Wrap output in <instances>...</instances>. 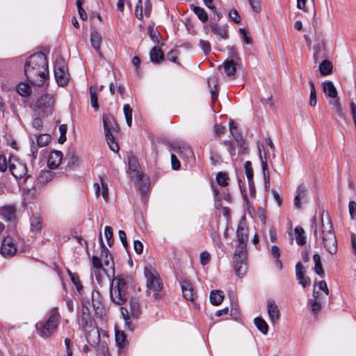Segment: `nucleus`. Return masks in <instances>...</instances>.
I'll return each instance as SVG.
<instances>
[{
  "label": "nucleus",
  "mask_w": 356,
  "mask_h": 356,
  "mask_svg": "<svg viewBox=\"0 0 356 356\" xmlns=\"http://www.w3.org/2000/svg\"><path fill=\"white\" fill-rule=\"evenodd\" d=\"M24 72L30 83L42 86L48 76V63L45 55L40 52L29 56L24 65Z\"/></svg>",
  "instance_id": "1"
},
{
  "label": "nucleus",
  "mask_w": 356,
  "mask_h": 356,
  "mask_svg": "<svg viewBox=\"0 0 356 356\" xmlns=\"http://www.w3.org/2000/svg\"><path fill=\"white\" fill-rule=\"evenodd\" d=\"M314 235L316 238L322 241L324 248L331 254H334L337 251V241L332 224L327 212L322 211L321 215V222L315 225Z\"/></svg>",
  "instance_id": "2"
},
{
  "label": "nucleus",
  "mask_w": 356,
  "mask_h": 356,
  "mask_svg": "<svg viewBox=\"0 0 356 356\" xmlns=\"http://www.w3.org/2000/svg\"><path fill=\"white\" fill-rule=\"evenodd\" d=\"M144 275L146 278V287L147 296H152L154 300L162 298L163 282L156 270L151 266L144 268Z\"/></svg>",
  "instance_id": "3"
},
{
  "label": "nucleus",
  "mask_w": 356,
  "mask_h": 356,
  "mask_svg": "<svg viewBox=\"0 0 356 356\" xmlns=\"http://www.w3.org/2000/svg\"><path fill=\"white\" fill-rule=\"evenodd\" d=\"M110 296L113 302L118 305H123L129 299L128 284L122 276H117L113 280Z\"/></svg>",
  "instance_id": "4"
},
{
  "label": "nucleus",
  "mask_w": 356,
  "mask_h": 356,
  "mask_svg": "<svg viewBox=\"0 0 356 356\" xmlns=\"http://www.w3.org/2000/svg\"><path fill=\"white\" fill-rule=\"evenodd\" d=\"M60 318L58 309L56 307L52 309L45 322H39L35 324L37 333L44 339L49 338L56 331Z\"/></svg>",
  "instance_id": "5"
},
{
  "label": "nucleus",
  "mask_w": 356,
  "mask_h": 356,
  "mask_svg": "<svg viewBox=\"0 0 356 356\" xmlns=\"http://www.w3.org/2000/svg\"><path fill=\"white\" fill-rule=\"evenodd\" d=\"M55 100L51 95L46 94L33 102L30 107L35 115L47 117L51 115L54 110Z\"/></svg>",
  "instance_id": "6"
},
{
  "label": "nucleus",
  "mask_w": 356,
  "mask_h": 356,
  "mask_svg": "<svg viewBox=\"0 0 356 356\" xmlns=\"http://www.w3.org/2000/svg\"><path fill=\"white\" fill-rule=\"evenodd\" d=\"M129 310L126 307H121L122 315L125 321V325L131 327V318L137 319L141 314V309L138 301L136 298H131L129 300Z\"/></svg>",
  "instance_id": "7"
},
{
  "label": "nucleus",
  "mask_w": 356,
  "mask_h": 356,
  "mask_svg": "<svg viewBox=\"0 0 356 356\" xmlns=\"http://www.w3.org/2000/svg\"><path fill=\"white\" fill-rule=\"evenodd\" d=\"M309 199V186L305 184H300L298 186L294 192L293 206L300 210L305 205Z\"/></svg>",
  "instance_id": "8"
},
{
  "label": "nucleus",
  "mask_w": 356,
  "mask_h": 356,
  "mask_svg": "<svg viewBox=\"0 0 356 356\" xmlns=\"http://www.w3.org/2000/svg\"><path fill=\"white\" fill-rule=\"evenodd\" d=\"M54 75L59 86H65L68 83L70 74L68 73L67 68L63 60H61L60 63L56 60L54 66Z\"/></svg>",
  "instance_id": "9"
},
{
  "label": "nucleus",
  "mask_w": 356,
  "mask_h": 356,
  "mask_svg": "<svg viewBox=\"0 0 356 356\" xmlns=\"http://www.w3.org/2000/svg\"><path fill=\"white\" fill-rule=\"evenodd\" d=\"M8 167L11 174L16 179L24 178L27 173L26 165L22 163H20L18 160L15 159L14 160L10 159Z\"/></svg>",
  "instance_id": "10"
},
{
  "label": "nucleus",
  "mask_w": 356,
  "mask_h": 356,
  "mask_svg": "<svg viewBox=\"0 0 356 356\" xmlns=\"http://www.w3.org/2000/svg\"><path fill=\"white\" fill-rule=\"evenodd\" d=\"M16 251L17 248L13 243V239L10 236L4 238L0 249L1 254L3 257H10L14 255Z\"/></svg>",
  "instance_id": "11"
},
{
  "label": "nucleus",
  "mask_w": 356,
  "mask_h": 356,
  "mask_svg": "<svg viewBox=\"0 0 356 356\" xmlns=\"http://www.w3.org/2000/svg\"><path fill=\"white\" fill-rule=\"evenodd\" d=\"M324 299V296L320 293L316 288V284L314 285L313 289V298L310 300V305L312 312L314 314L318 313L322 307V301Z\"/></svg>",
  "instance_id": "12"
},
{
  "label": "nucleus",
  "mask_w": 356,
  "mask_h": 356,
  "mask_svg": "<svg viewBox=\"0 0 356 356\" xmlns=\"http://www.w3.org/2000/svg\"><path fill=\"white\" fill-rule=\"evenodd\" d=\"M99 243L101 246V257L104 258V264L106 266L109 267L111 269H114V262L113 260L112 255L108 250V249L106 247L103 240L102 234L99 233Z\"/></svg>",
  "instance_id": "13"
},
{
  "label": "nucleus",
  "mask_w": 356,
  "mask_h": 356,
  "mask_svg": "<svg viewBox=\"0 0 356 356\" xmlns=\"http://www.w3.org/2000/svg\"><path fill=\"white\" fill-rule=\"evenodd\" d=\"M292 239L295 240L297 245L304 246L307 242V236L305 230L300 225L296 226L291 234Z\"/></svg>",
  "instance_id": "14"
},
{
  "label": "nucleus",
  "mask_w": 356,
  "mask_h": 356,
  "mask_svg": "<svg viewBox=\"0 0 356 356\" xmlns=\"http://www.w3.org/2000/svg\"><path fill=\"white\" fill-rule=\"evenodd\" d=\"M247 258H244L243 256H236L234 257V270L237 276L243 277L247 270Z\"/></svg>",
  "instance_id": "15"
},
{
  "label": "nucleus",
  "mask_w": 356,
  "mask_h": 356,
  "mask_svg": "<svg viewBox=\"0 0 356 356\" xmlns=\"http://www.w3.org/2000/svg\"><path fill=\"white\" fill-rule=\"evenodd\" d=\"M63 153L60 151L54 150L49 156L47 165L50 169L57 168L61 163Z\"/></svg>",
  "instance_id": "16"
},
{
  "label": "nucleus",
  "mask_w": 356,
  "mask_h": 356,
  "mask_svg": "<svg viewBox=\"0 0 356 356\" xmlns=\"http://www.w3.org/2000/svg\"><path fill=\"white\" fill-rule=\"evenodd\" d=\"M180 284L184 298L187 300L193 301L195 300V293L191 283L184 280L180 282Z\"/></svg>",
  "instance_id": "17"
},
{
  "label": "nucleus",
  "mask_w": 356,
  "mask_h": 356,
  "mask_svg": "<svg viewBox=\"0 0 356 356\" xmlns=\"http://www.w3.org/2000/svg\"><path fill=\"white\" fill-rule=\"evenodd\" d=\"M267 310L269 318L272 322L274 323L279 319L280 312L273 300L269 299L267 300Z\"/></svg>",
  "instance_id": "18"
},
{
  "label": "nucleus",
  "mask_w": 356,
  "mask_h": 356,
  "mask_svg": "<svg viewBox=\"0 0 356 356\" xmlns=\"http://www.w3.org/2000/svg\"><path fill=\"white\" fill-rule=\"evenodd\" d=\"M92 305L97 314L102 312V296L98 291L92 290L91 293Z\"/></svg>",
  "instance_id": "19"
},
{
  "label": "nucleus",
  "mask_w": 356,
  "mask_h": 356,
  "mask_svg": "<svg viewBox=\"0 0 356 356\" xmlns=\"http://www.w3.org/2000/svg\"><path fill=\"white\" fill-rule=\"evenodd\" d=\"M210 29L213 34H215L219 39L228 38V32L227 26H220L216 23L210 24Z\"/></svg>",
  "instance_id": "20"
},
{
  "label": "nucleus",
  "mask_w": 356,
  "mask_h": 356,
  "mask_svg": "<svg viewBox=\"0 0 356 356\" xmlns=\"http://www.w3.org/2000/svg\"><path fill=\"white\" fill-rule=\"evenodd\" d=\"M0 213L4 220L12 221L16 216V208L10 205L3 207L0 209Z\"/></svg>",
  "instance_id": "21"
},
{
  "label": "nucleus",
  "mask_w": 356,
  "mask_h": 356,
  "mask_svg": "<svg viewBox=\"0 0 356 356\" xmlns=\"http://www.w3.org/2000/svg\"><path fill=\"white\" fill-rule=\"evenodd\" d=\"M149 58L153 63L160 64L164 60V54L160 48L154 47L149 52Z\"/></svg>",
  "instance_id": "22"
},
{
  "label": "nucleus",
  "mask_w": 356,
  "mask_h": 356,
  "mask_svg": "<svg viewBox=\"0 0 356 356\" xmlns=\"http://www.w3.org/2000/svg\"><path fill=\"white\" fill-rule=\"evenodd\" d=\"M296 274L297 280H298L299 284H300L303 287L307 286L309 283V280L307 277H305L304 275V267L300 262H298L296 266Z\"/></svg>",
  "instance_id": "23"
},
{
  "label": "nucleus",
  "mask_w": 356,
  "mask_h": 356,
  "mask_svg": "<svg viewBox=\"0 0 356 356\" xmlns=\"http://www.w3.org/2000/svg\"><path fill=\"white\" fill-rule=\"evenodd\" d=\"M80 321L83 327H92V319L91 318L89 309L84 305L82 308V314L80 318Z\"/></svg>",
  "instance_id": "24"
},
{
  "label": "nucleus",
  "mask_w": 356,
  "mask_h": 356,
  "mask_svg": "<svg viewBox=\"0 0 356 356\" xmlns=\"http://www.w3.org/2000/svg\"><path fill=\"white\" fill-rule=\"evenodd\" d=\"M92 329L86 334L88 343L92 346H95L98 344L100 337L98 330L94 327H91Z\"/></svg>",
  "instance_id": "25"
},
{
  "label": "nucleus",
  "mask_w": 356,
  "mask_h": 356,
  "mask_svg": "<svg viewBox=\"0 0 356 356\" xmlns=\"http://www.w3.org/2000/svg\"><path fill=\"white\" fill-rule=\"evenodd\" d=\"M102 120L104 133L111 132V130L112 129H115V127L118 128V125L117 124L114 118L112 115H103Z\"/></svg>",
  "instance_id": "26"
},
{
  "label": "nucleus",
  "mask_w": 356,
  "mask_h": 356,
  "mask_svg": "<svg viewBox=\"0 0 356 356\" xmlns=\"http://www.w3.org/2000/svg\"><path fill=\"white\" fill-rule=\"evenodd\" d=\"M259 149H260V148L259 147ZM259 152H261V149H259ZM260 159H261V167H262L264 179L265 189H266V191H268L270 188V175H269V172L268 170V165H267V162L266 160V157L264 159L261 153H260Z\"/></svg>",
  "instance_id": "27"
},
{
  "label": "nucleus",
  "mask_w": 356,
  "mask_h": 356,
  "mask_svg": "<svg viewBox=\"0 0 356 356\" xmlns=\"http://www.w3.org/2000/svg\"><path fill=\"white\" fill-rule=\"evenodd\" d=\"M333 99V100H330L329 102V104L332 106V108L335 111L339 117L344 118L346 117L345 108L341 105L339 98L337 97V98Z\"/></svg>",
  "instance_id": "28"
},
{
  "label": "nucleus",
  "mask_w": 356,
  "mask_h": 356,
  "mask_svg": "<svg viewBox=\"0 0 356 356\" xmlns=\"http://www.w3.org/2000/svg\"><path fill=\"white\" fill-rule=\"evenodd\" d=\"M237 241L247 242L248 239V229L245 227V223L241 221L236 230Z\"/></svg>",
  "instance_id": "29"
},
{
  "label": "nucleus",
  "mask_w": 356,
  "mask_h": 356,
  "mask_svg": "<svg viewBox=\"0 0 356 356\" xmlns=\"http://www.w3.org/2000/svg\"><path fill=\"white\" fill-rule=\"evenodd\" d=\"M323 90L325 94L330 98H337V91L332 81H325L323 84Z\"/></svg>",
  "instance_id": "30"
},
{
  "label": "nucleus",
  "mask_w": 356,
  "mask_h": 356,
  "mask_svg": "<svg viewBox=\"0 0 356 356\" xmlns=\"http://www.w3.org/2000/svg\"><path fill=\"white\" fill-rule=\"evenodd\" d=\"M208 84L211 88V95L212 102L214 103L218 98V90H217V78L215 76H212L208 78Z\"/></svg>",
  "instance_id": "31"
},
{
  "label": "nucleus",
  "mask_w": 356,
  "mask_h": 356,
  "mask_svg": "<svg viewBox=\"0 0 356 356\" xmlns=\"http://www.w3.org/2000/svg\"><path fill=\"white\" fill-rule=\"evenodd\" d=\"M224 71L227 76H232L235 74L236 71V64L234 62V60H227L223 63L222 65Z\"/></svg>",
  "instance_id": "32"
},
{
  "label": "nucleus",
  "mask_w": 356,
  "mask_h": 356,
  "mask_svg": "<svg viewBox=\"0 0 356 356\" xmlns=\"http://www.w3.org/2000/svg\"><path fill=\"white\" fill-rule=\"evenodd\" d=\"M224 299L223 292L219 290L211 291L210 294V301L213 305H219Z\"/></svg>",
  "instance_id": "33"
},
{
  "label": "nucleus",
  "mask_w": 356,
  "mask_h": 356,
  "mask_svg": "<svg viewBox=\"0 0 356 356\" xmlns=\"http://www.w3.org/2000/svg\"><path fill=\"white\" fill-rule=\"evenodd\" d=\"M102 35L97 31H92L90 35V42L96 51H99L102 44Z\"/></svg>",
  "instance_id": "34"
},
{
  "label": "nucleus",
  "mask_w": 356,
  "mask_h": 356,
  "mask_svg": "<svg viewBox=\"0 0 356 356\" xmlns=\"http://www.w3.org/2000/svg\"><path fill=\"white\" fill-rule=\"evenodd\" d=\"M270 252H271V254H272L273 257L275 259V266L278 268V270H282L283 266H282V261L280 260V248L277 245H273L271 247Z\"/></svg>",
  "instance_id": "35"
},
{
  "label": "nucleus",
  "mask_w": 356,
  "mask_h": 356,
  "mask_svg": "<svg viewBox=\"0 0 356 356\" xmlns=\"http://www.w3.org/2000/svg\"><path fill=\"white\" fill-rule=\"evenodd\" d=\"M107 143L111 151L118 152L119 151V146L117 143L115 137L112 134L111 131L108 133H104Z\"/></svg>",
  "instance_id": "36"
},
{
  "label": "nucleus",
  "mask_w": 356,
  "mask_h": 356,
  "mask_svg": "<svg viewBox=\"0 0 356 356\" xmlns=\"http://www.w3.org/2000/svg\"><path fill=\"white\" fill-rule=\"evenodd\" d=\"M332 64L328 60H324L319 65V70L322 75L326 76L329 75L332 73Z\"/></svg>",
  "instance_id": "37"
},
{
  "label": "nucleus",
  "mask_w": 356,
  "mask_h": 356,
  "mask_svg": "<svg viewBox=\"0 0 356 356\" xmlns=\"http://www.w3.org/2000/svg\"><path fill=\"white\" fill-rule=\"evenodd\" d=\"M257 329L264 334H266L268 330V326L266 322L260 317H257L254 320Z\"/></svg>",
  "instance_id": "38"
},
{
  "label": "nucleus",
  "mask_w": 356,
  "mask_h": 356,
  "mask_svg": "<svg viewBox=\"0 0 356 356\" xmlns=\"http://www.w3.org/2000/svg\"><path fill=\"white\" fill-rule=\"evenodd\" d=\"M149 180L144 179L142 176H138V186L142 195H145L149 190Z\"/></svg>",
  "instance_id": "39"
},
{
  "label": "nucleus",
  "mask_w": 356,
  "mask_h": 356,
  "mask_svg": "<svg viewBox=\"0 0 356 356\" xmlns=\"http://www.w3.org/2000/svg\"><path fill=\"white\" fill-rule=\"evenodd\" d=\"M247 242L238 241V245L234 251V257L236 256H243L244 258H247Z\"/></svg>",
  "instance_id": "40"
},
{
  "label": "nucleus",
  "mask_w": 356,
  "mask_h": 356,
  "mask_svg": "<svg viewBox=\"0 0 356 356\" xmlns=\"http://www.w3.org/2000/svg\"><path fill=\"white\" fill-rule=\"evenodd\" d=\"M179 153L181 156L186 157L189 160L193 159L194 157V154L191 148L186 145L179 147Z\"/></svg>",
  "instance_id": "41"
},
{
  "label": "nucleus",
  "mask_w": 356,
  "mask_h": 356,
  "mask_svg": "<svg viewBox=\"0 0 356 356\" xmlns=\"http://www.w3.org/2000/svg\"><path fill=\"white\" fill-rule=\"evenodd\" d=\"M313 259L315 264L314 270L315 272L321 277H324V271L322 267L321 257L318 254H315L313 257Z\"/></svg>",
  "instance_id": "42"
},
{
  "label": "nucleus",
  "mask_w": 356,
  "mask_h": 356,
  "mask_svg": "<svg viewBox=\"0 0 356 356\" xmlns=\"http://www.w3.org/2000/svg\"><path fill=\"white\" fill-rule=\"evenodd\" d=\"M192 8L195 14L197 16L199 19L202 22H205L208 19V15L206 11L201 7L192 6Z\"/></svg>",
  "instance_id": "43"
},
{
  "label": "nucleus",
  "mask_w": 356,
  "mask_h": 356,
  "mask_svg": "<svg viewBox=\"0 0 356 356\" xmlns=\"http://www.w3.org/2000/svg\"><path fill=\"white\" fill-rule=\"evenodd\" d=\"M147 33L151 40L156 44H159L160 33L153 26H149L147 28Z\"/></svg>",
  "instance_id": "44"
},
{
  "label": "nucleus",
  "mask_w": 356,
  "mask_h": 356,
  "mask_svg": "<svg viewBox=\"0 0 356 356\" xmlns=\"http://www.w3.org/2000/svg\"><path fill=\"white\" fill-rule=\"evenodd\" d=\"M123 112L125 116L126 122L128 127H131L132 124V108L129 104H124L123 106Z\"/></svg>",
  "instance_id": "45"
},
{
  "label": "nucleus",
  "mask_w": 356,
  "mask_h": 356,
  "mask_svg": "<svg viewBox=\"0 0 356 356\" xmlns=\"http://www.w3.org/2000/svg\"><path fill=\"white\" fill-rule=\"evenodd\" d=\"M310 86V96H309V105L311 106H315L317 104V98L314 83L313 81H309Z\"/></svg>",
  "instance_id": "46"
},
{
  "label": "nucleus",
  "mask_w": 356,
  "mask_h": 356,
  "mask_svg": "<svg viewBox=\"0 0 356 356\" xmlns=\"http://www.w3.org/2000/svg\"><path fill=\"white\" fill-rule=\"evenodd\" d=\"M244 168L248 180V184H252L254 173L251 162L248 161H246L244 165Z\"/></svg>",
  "instance_id": "47"
},
{
  "label": "nucleus",
  "mask_w": 356,
  "mask_h": 356,
  "mask_svg": "<svg viewBox=\"0 0 356 356\" xmlns=\"http://www.w3.org/2000/svg\"><path fill=\"white\" fill-rule=\"evenodd\" d=\"M115 341L116 344L120 348L125 346L126 335L122 331L118 330L115 332Z\"/></svg>",
  "instance_id": "48"
},
{
  "label": "nucleus",
  "mask_w": 356,
  "mask_h": 356,
  "mask_svg": "<svg viewBox=\"0 0 356 356\" xmlns=\"http://www.w3.org/2000/svg\"><path fill=\"white\" fill-rule=\"evenodd\" d=\"M230 133L236 142L241 141L242 136L238 130V128L234 122H232L229 124Z\"/></svg>",
  "instance_id": "49"
},
{
  "label": "nucleus",
  "mask_w": 356,
  "mask_h": 356,
  "mask_svg": "<svg viewBox=\"0 0 356 356\" xmlns=\"http://www.w3.org/2000/svg\"><path fill=\"white\" fill-rule=\"evenodd\" d=\"M51 141V136L49 134H41L37 138V146L45 147Z\"/></svg>",
  "instance_id": "50"
},
{
  "label": "nucleus",
  "mask_w": 356,
  "mask_h": 356,
  "mask_svg": "<svg viewBox=\"0 0 356 356\" xmlns=\"http://www.w3.org/2000/svg\"><path fill=\"white\" fill-rule=\"evenodd\" d=\"M90 95L91 106L95 110H97L99 108L98 97L95 89L93 87H90Z\"/></svg>",
  "instance_id": "51"
},
{
  "label": "nucleus",
  "mask_w": 356,
  "mask_h": 356,
  "mask_svg": "<svg viewBox=\"0 0 356 356\" xmlns=\"http://www.w3.org/2000/svg\"><path fill=\"white\" fill-rule=\"evenodd\" d=\"M31 230L38 233L42 229V221L39 218L34 217L31 222Z\"/></svg>",
  "instance_id": "52"
},
{
  "label": "nucleus",
  "mask_w": 356,
  "mask_h": 356,
  "mask_svg": "<svg viewBox=\"0 0 356 356\" xmlns=\"http://www.w3.org/2000/svg\"><path fill=\"white\" fill-rule=\"evenodd\" d=\"M229 177L225 172H220L216 175V181L221 186H226L228 184Z\"/></svg>",
  "instance_id": "53"
},
{
  "label": "nucleus",
  "mask_w": 356,
  "mask_h": 356,
  "mask_svg": "<svg viewBox=\"0 0 356 356\" xmlns=\"http://www.w3.org/2000/svg\"><path fill=\"white\" fill-rule=\"evenodd\" d=\"M104 235L107 240L108 245L111 247L114 243L113 238V229L110 226H106L104 228Z\"/></svg>",
  "instance_id": "54"
},
{
  "label": "nucleus",
  "mask_w": 356,
  "mask_h": 356,
  "mask_svg": "<svg viewBox=\"0 0 356 356\" xmlns=\"http://www.w3.org/2000/svg\"><path fill=\"white\" fill-rule=\"evenodd\" d=\"M67 130V126L65 124H60L59 126V132H60V137L58 138V142L60 144H63L66 140V133Z\"/></svg>",
  "instance_id": "55"
},
{
  "label": "nucleus",
  "mask_w": 356,
  "mask_h": 356,
  "mask_svg": "<svg viewBox=\"0 0 356 356\" xmlns=\"http://www.w3.org/2000/svg\"><path fill=\"white\" fill-rule=\"evenodd\" d=\"M17 90L21 96L26 97L30 94L29 87L24 83L19 84L17 87Z\"/></svg>",
  "instance_id": "56"
},
{
  "label": "nucleus",
  "mask_w": 356,
  "mask_h": 356,
  "mask_svg": "<svg viewBox=\"0 0 356 356\" xmlns=\"http://www.w3.org/2000/svg\"><path fill=\"white\" fill-rule=\"evenodd\" d=\"M52 178V172L49 170L41 172L39 177L40 182H47L51 181Z\"/></svg>",
  "instance_id": "57"
},
{
  "label": "nucleus",
  "mask_w": 356,
  "mask_h": 356,
  "mask_svg": "<svg viewBox=\"0 0 356 356\" xmlns=\"http://www.w3.org/2000/svg\"><path fill=\"white\" fill-rule=\"evenodd\" d=\"M100 182L102 187V196L105 201H107L108 199V188L107 183L106 182L105 179L102 177H100Z\"/></svg>",
  "instance_id": "58"
},
{
  "label": "nucleus",
  "mask_w": 356,
  "mask_h": 356,
  "mask_svg": "<svg viewBox=\"0 0 356 356\" xmlns=\"http://www.w3.org/2000/svg\"><path fill=\"white\" fill-rule=\"evenodd\" d=\"M200 263L202 265H207L211 259V255L208 252L204 251V252H201V254L200 255Z\"/></svg>",
  "instance_id": "59"
},
{
  "label": "nucleus",
  "mask_w": 356,
  "mask_h": 356,
  "mask_svg": "<svg viewBox=\"0 0 356 356\" xmlns=\"http://www.w3.org/2000/svg\"><path fill=\"white\" fill-rule=\"evenodd\" d=\"M252 10L255 13H259L261 11V6L259 0H248Z\"/></svg>",
  "instance_id": "60"
},
{
  "label": "nucleus",
  "mask_w": 356,
  "mask_h": 356,
  "mask_svg": "<svg viewBox=\"0 0 356 356\" xmlns=\"http://www.w3.org/2000/svg\"><path fill=\"white\" fill-rule=\"evenodd\" d=\"M229 18L236 24L240 23L241 17L236 10H232L229 13Z\"/></svg>",
  "instance_id": "61"
},
{
  "label": "nucleus",
  "mask_w": 356,
  "mask_h": 356,
  "mask_svg": "<svg viewBox=\"0 0 356 356\" xmlns=\"http://www.w3.org/2000/svg\"><path fill=\"white\" fill-rule=\"evenodd\" d=\"M92 264L93 268H102L103 267V264L101 259H99L97 256H92Z\"/></svg>",
  "instance_id": "62"
},
{
  "label": "nucleus",
  "mask_w": 356,
  "mask_h": 356,
  "mask_svg": "<svg viewBox=\"0 0 356 356\" xmlns=\"http://www.w3.org/2000/svg\"><path fill=\"white\" fill-rule=\"evenodd\" d=\"M199 44L201 49L206 54H209L211 51V45L208 41L202 40L200 41Z\"/></svg>",
  "instance_id": "63"
},
{
  "label": "nucleus",
  "mask_w": 356,
  "mask_h": 356,
  "mask_svg": "<svg viewBox=\"0 0 356 356\" xmlns=\"http://www.w3.org/2000/svg\"><path fill=\"white\" fill-rule=\"evenodd\" d=\"M349 213L352 219L356 216V202L350 201L348 204Z\"/></svg>",
  "instance_id": "64"
}]
</instances>
